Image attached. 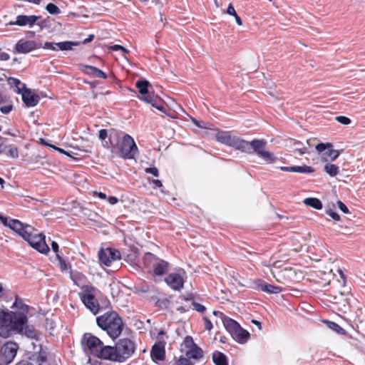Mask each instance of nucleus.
Returning <instances> with one entry per match:
<instances>
[{
  "label": "nucleus",
  "instance_id": "nucleus-1",
  "mask_svg": "<svg viewBox=\"0 0 365 365\" xmlns=\"http://www.w3.org/2000/svg\"><path fill=\"white\" fill-rule=\"evenodd\" d=\"M28 322L25 314L0 310V336L9 338L17 331H22Z\"/></svg>",
  "mask_w": 365,
  "mask_h": 365
},
{
  "label": "nucleus",
  "instance_id": "nucleus-2",
  "mask_svg": "<svg viewBox=\"0 0 365 365\" xmlns=\"http://www.w3.org/2000/svg\"><path fill=\"white\" fill-rule=\"evenodd\" d=\"M97 324L106 331L110 337L118 338L123 327L122 319L115 312H108L96 318Z\"/></svg>",
  "mask_w": 365,
  "mask_h": 365
},
{
  "label": "nucleus",
  "instance_id": "nucleus-3",
  "mask_svg": "<svg viewBox=\"0 0 365 365\" xmlns=\"http://www.w3.org/2000/svg\"><path fill=\"white\" fill-rule=\"evenodd\" d=\"M248 148L247 150H242L247 153H251L252 150L255 152L259 158L263 159L267 163H274L277 158L274 154L269 151L265 150V145L267 142L264 140H253L251 142H247Z\"/></svg>",
  "mask_w": 365,
  "mask_h": 365
},
{
  "label": "nucleus",
  "instance_id": "nucleus-4",
  "mask_svg": "<svg viewBox=\"0 0 365 365\" xmlns=\"http://www.w3.org/2000/svg\"><path fill=\"white\" fill-rule=\"evenodd\" d=\"M216 140L222 144L234 148L236 150H247V141L233 135L230 131H218L215 135Z\"/></svg>",
  "mask_w": 365,
  "mask_h": 365
},
{
  "label": "nucleus",
  "instance_id": "nucleus-5",
  "mask_svg": "<svg viewBox=\"0 0 365 365\" xmlns=\"http://www.w3.org/2000/svg\"><path fill=\"white\" fill-rule=\"evenodd\" d=\"M9 81L10 84H14L16 86L19 93H21L22 100L27 106L33 107L38 104L40 100L38 95L26 88L25 86L18 79L9 78Z\"/></svg>",
  "mask_w": 365,
  "mask_h": 365
},
{
  "label": "nucleus",
  "instance_id": "nucleus-6",
  "mask_svg": "<svg viewBox=\"0 0 365 365\" xmlns=\"http://www.w3.org/2000/svg\"><path fill=\"white\" fill-rule=\"evenodd\" d=\"M118 149L123 158L133 159L138 154V148L133 138L128 134L123 137L118 145Z\"/></svg>",
  "mask_w": 365,
  "mask_h": 365
},
{
  "label": "nucleus",
  "instance_id": "nucleus-7",
  "mask_svg": "<svg viewBox=\"0 0 365 365\" xmlns=\"http://www.w3.org/2000/svg\"><path fill=\"white\" fill-rule=\"evenodd\" d=\"M19 345L9 341L0 347V365H9L16 356Z\"/></svg>",
  "mask_w": 365,
  "mask_h": 365
},
{
  "label": "nucleus",
  "instance_id": "nucleus-8",
  "mask_svg": "<svg viewBox=\"0 0 365 365\" xmlns=\"http://www.w3.org/2000/svg\"><path fill=\"white\" fill-rule=\"evenodd\" d=\"M120 362L125 361L134 353L135 346L134 342L128 338L120 339L115 344Z\"/></svg>",
  "mask_w": 365,
  "mask_h": 365
},
{
  "label": "nucleus",
  "instance_id": "nucleus-9",
  "mask_svg": "<svg viewBox=\"0 0 365 365\" xmlns=\"http://www.w3.org/2000/svg\"><path fill=\"white\" fill-rule=\"evenodd\" d=\"M83 288L85 293L80 294L83 303L93 314H96L99 310V304L92 293L95 288L88 286H83Z\"/></svg>",
  "mask_w": 365,
  "mask_h": 365
},
{
  "label": "nucleus",
  "instance_id": "nucleus-10",
  "mask_svg": "<svg viewBox=\"0 0 365 365\" xmlns=\"http://www.w3.org/2000/svg\"><path fill=\"white\" fill-rule=\"evenodd\" d=\"M29 244L35 250L42 254H47L49 247L45 241V235L41 233H36L35 231L26 239Z\"/></svg>",
  "mask_w": 365,
  "mask_h": 365
},
{
  "label": "nucleus",
  "instance_id": "nucleus-11",
  "mask_svg": "<svg viewBox=\"0 0 365 365\" xmlns=\"http://www.w3.org/2000/svg\"><path fill=\"white\" fill-rule=\"evenodd\" d=\"M339 274L341 277L343 279V285L345 284L344 281V275L341 270H339ZM344 289L338 291L334 294H330V301L335 304H342L344 307L346 306V304H349V297L351 296V293L349 291V289L346 288L345 286H344Z\"/></svg>",
  "mask_w": 365,
  "mask_h": 365
},
{
  "label": "nucleus",
  "instance_id": "nucleus-12",
  "mask_svg": "<svg viewBox=\"0 0 365 365\" xmlns=\"http://www.w3.org/2000/svg\"><path fill=\"white\" fill-rule=\"evenodd\" d=\"M39 48H41L40 43L31 40L20 39L15 45L14 52L25 54Z\"/></svg>",
  "mask_w": 365,
  "mask_h": 365
},
{
  "label": "nucleus",
  "instance_id": "nucleus-13",
  "mask_svg": "<svg viewBox=\"0 0 365 365\" xmlns=\"http://www.w3.org/2000/svg\"><path fill=\"white\" fill-rule=\"evenodd\" d=\"M83 341L91 352L96 356L103 346V342L98 337L90 334H84Z\"/></svg>",
  "mask_w": 365,
  "mask_h": 365
},
{
  "label": "nucleus",
  "instance_id": "nucleus-14",
  "mask_svg": "<svg viewBox=\"0 0 365 365\" xmlns=\"http://www.w3.org/2000/svg\"><path fill=\"white\" fill-rule=\"evenodd\" d=\"M315 148L326 160H334L339 155L338 150L332 149L331 143H319Z\"/></svg>",
  "mask_w": 365,
  "mask_h": 365
},
{
  "label": "nucleus",
  "instance_id": "nucleus-15",
  "mask_svg": "<svg viewBox=\"0 0 365 365\" xmlns=\"http://www.w3.org/2000/svg\"><path fill=\"white\" fill-rule=\"evenodd\" d=\"M118 355L115 345L114 346L103 345L97 356L103 359L120 362Z\"/></svg>",
  "mask_w": 365,
  "mask_h": 365
},
{
  "label": "nucleus",
  "instance_id": "nucleus-16",
  "mask_svg": "<svg viewBox=\"0 0 365 365\" xmlns=\"http://www.w3.org/2000/svg\"><path fill=\"white\" fill-rule=\"evenodd\" d=\"M40 19L39 16L31 15H19L16 18L15 21L9 22V25H17L19 26L32 27L36 21Z\"/></svg>",
  "mask_w": 365,
  "mask_h": 365
},
{
  "label": "nucleus",
  "instance_id": "nucleus-17",
  "mask_svg": "<svg viewBox=\"0 0 365 365\" xmlns=\"http://www.w3.org/2000/svg\"><path fill=\"white\" fill-rule=\"evenodd\" d=\"M167 284L174 290H180L183 287L184 280L180 273H171L165 278Z\"/></svg>",
  "mask_w": 365,
  "mask_h": 365
},
{
  "label": "nucleus",
  "instance_id": "nucleus-18",
  "mask_svg": "<svg viewBox=\"0 0 365 365\" xmlns=\"http://www.w3.org/2000/svg\"><path fill=\"white\" fill-rule=\"evenodd\" d=\"M294 153H297L299 155H302L308 153L309 148L312 146L310 140H307L304 143L296 140H290L288 145Z\"/></svg>",
  "mask_w": 365,
  "mask_h": 365
},
{
  "label": "nucleus",
  "instance_id": "nucleus-19",
  "mask_svg": "<svg viewBox=\"0 0 365 365\" xmlns=\"http://www.w3.org/2000/svg\"><path fill=\"white\" fill-rule=\"evenodd\" d=\"M254 284L255 288L267 293L277 294L282 291V287L267 284L261 279L255 280Z\"/></svg>",
  "mask_w": 365,
  "mask_h": 365
},
{
  "label": "nucleus",
  "instance_id": "nucleus-20",
  "mask_svg": "<svg viewBox=\"0 0 365 365\" xmlns=\"http://www.w3.org/2000/svg\"><path fill=\"white\" fill-rule=\"evenodd\" d=\"M39 336H38V341H36V339H34L35 341L31 342V345L33 346V354L31 357L41 359V360L49 359L48 358V351L42 348V345L39 341Z\"/></svg>",
  "mask_w": 365,
  "mask_h": 365
},
{
  "label": "nucleus",
  "instance_id": "nucleus-21",
  "mask_svg": "<svg viewBox=\"0 0 365 365\" xmlns=\"http://www.w3.org/2000/svg\"><path fill=\"white\" fill-rule=\"evenodd\" d=\"M16 365H57L53 359H43L29 357L27 359L19 361Z\"/></svg>",
  "mask_w": 365,
  "mask_h": 365
},
{
  "label": "nucleus",
  "instance_id": "nucleus-22",
  "mask_svg": "<svg viewBox=\"0 0 365 365\" xmlns=\"http://www.w3.org/2000/svg\"><path fill=\"white\" fill-rule=\"evenodd\" d=\"M80 68L82 72L92 77H96L103 79H106L107 78V75L103 71L97 68L96 67L83 64L80 66Z\"/></svg>",
  "mask_w": 365,
  "mask_h": 365
},
{
  "label": "nucleus",
  "instance_id": "nucleus-23",
  "mask_svg": "<svg viewBox=\"0 0 365 365\" xmlns=\"http://www.w3.org/2000/svg\"><path fill=\"white\" fill-rule=\"evenodd\" d=\"M19 223L20 224L19 228L17 229H11L16 233H18L21 237H22L25 240L31 235V232H34V228L27 224H24L21 221L19 220Z\"/></svg>",
  "mask_w": 365,
  "mask_h": 365
},
{
  "label": "nucleus",
  "instance_id": "nucleus-24",
  "mask_svg": "<svg viewBox=\"0 0 365 365\" xmlns=\"http://www.w3.org/2000/svg\"><path fill=\"white\" fill-rule=\"evenodd\" d=\"M140 99L152 105L159 110H163L164 109V106L162 105L160 99L153 95L152 93L148 96H140Z\"/></svg>",
  "mask_w": 365,
  "mask_h": 365
},
{
  "label": "nucleus",
  "instance_id": "nucleus-25",
  "mask_svg": "<svg viewBox=\"0 0 365 365\" xmlns=\"http://www.w3.org/2000/svg\"><path fill=\"white\" fill-rule=\"evenodd\" d=\"M231 335L236 341L240 343L245 342L250 336L249 332L243 329L240 326H239Z\"/></svg>",
  "mask_w": 365,
  "mask_h": 365
},
{
  "label": "nucleus",
  "instance_id": "nucleus-26",
  "mask_svg": "<svg viewBox=\"0 0 365 365\" xmlns=\"http://www.w3.org/2000/svg\"><path fill=\"white\" fill-rule=\"evenodd\" d=\"M111 248L101 249L98 252L99 261L106 266L111 263Z\"/></svg>",
  "mask_w": 365,
  "mask_h": 365
},
{
  "label": "nucleus",
  "instance_id": "nucleus-27",
  "mask_svg": "<svg viewBox=\"0 0 365 365\" xmlns=\"http://www.w3.org/2000/svg\"><path fill=\"white\" fill-rule=\"evenodd\" d=\"M164 356V346L160 344H155L151 349V356L157 360H163Z\"/></svg>",
  "mask_w": 365,
  "mask_h": 365
},
{
  "label": "nucleus",
  "instance_id": "nucleus-28",
  "mask_svg": "<svg viewBox=\"0 0 365 365\" xmlns=\"http://www.w3.org/2000/svg\"><path fill=\"white\" fill-rule=\"evenodd\" d=\"M185 355L188 359H200L203 356V351L198 346L195 345L185 352Z\"/></svg>",
  "mask_w": 365,
  "mask_h": 365
},
{
  "label": "nucleus",
  "instance_id": "nucleus-29",
  "mask_svg": "<svg viewBox=\"0 0 365 365\" xmlns=\"http://www.w3.org/2000/svg\"><path fill=\"white\" fill-rule=\"evenodd\" d=\"M26 324L27 322L24 324L22 331H17L16 333L24 334L28 338L36 339V341H38V336H40L39 334L33 327L27 326Z\"/></svg>",
  "mask_w": 365,
  "mask_h": 365
},
{
  "label": "nucleus",
  "instance_id": "nucleus-30",
  "mask_svg": "<svg viewBox=\"0 0 365 365\" xmlns=\"http://www.w3.org/2000/svg\"><path fill=\"white\" fill-rule=\"evenodd\" d=\"M212 361L215 365H228L227 357L219 351L213 352Z\"/></svg>",
  "mask_w": 365,
  "mask_h": 365
},
{
  "label": "nucleus",
  "instance_id": "nucleus-31",
  "mask_svg": "<svg viewBox=\"0 0 365 365\" xmlns=\"http://www.w3.org/2000/svg\"><path fill=\"white\" fill-rule=\"evenodd\" d=\"M222 323L226 330L230 334L240 326L236 321L227 317L222 318Z\"/></svg>",
  "mask_w": 365,
  "mask_h": 365
},
{
  "label": "nucleus",
  "instance_id": "nucleus-32",
  "mask_svg": "<svg viewBox=\"0 0 365 365\" xmlns=\"http://www.w3.org/2000/svg\"><path fill=\"white\" fill-rule=\"evenodd\" d=\"M136 87L138 88L139 93L141 96H148L151 93L149 91L150 83L146 80L138 81L135 83Z\"/></svg>",
  "mask_w": 365,
  "mask_h": 365
},
{
  "label": "nucleus",
  "instance_id": "nucleus-33",
  "mask_svg": "<svg viewBox=\"0 0 365 365\" xmlns=\"http://www.w3.org/2000/svg\"><path fill=\"white\" fill-rule=\"evenodd\" d=\"M0 220L4 225L9 227L10 229L16 228L18 230V228H19L20 224L19 223V220L10 219L0 214Z\"/></svg>",
  "mask_w": 365,
  "mask_h": 365
},
{
  "label": "nucleus",
  "instance_id": "nucleus-34",
  "mask_svg": "<svg viewBox=\"0 0 365 365\" xmlns=\"http://www.w3.org/2000/svg\"><path fill=\"white\" fill-rule=\"evenodd\" d=\"M79 42L76 41H62L56 43V46L58 50L61 51H71L73 50V46L79 45Z\"/></svg>",
  "mask_w": 365,
  "mask_h": 365
},
{
  "label": "nucleus",
  "instance_id": "nucleus-35",
  "mask_svg": "<svg viewBox=\"0 0 365 365\" xmlns=\"http://www.w3.org/2000/svg\"><path fill=\"white\" fill-rule=\"evenodd\" d=\"M70 277L73 283L78 287L83 286L86 280L84 274L77 271L71 272Z\"/></svg>",
  "mask_w": 365,
  "mask_h": 365
},
{
  "label": "nucleus",
  "instance_id": "nucleus-36",
  "mask_svg": "<svg viewBox=\"0 0 365 365\" xmlns=\"http://www.w3.org/2000/svg\"><path fill=\"white\" fill-rule=\"evenodd\" d=\"M168 263L161 260L154 266V273L156 275L161 276L168 271Z\"/></svg>",
  "mask_w": 365,
  "mask_h": 365
},
{
  "label": "nucleus",
  "instance_id": "nucleus-37",
  "mask_svg": "<svg viewBox=\"0 0 365 365\" xmlns=\"http://www.w3.org/2000/svg\"><path fill=\"white\" fill-rule=\"evenodd\" d=\"M304 203L309 207H312L316 210H321L322 207V202L315 197H308L304 200Z\"/></svg>",
  "mask_w": 365,
  "mask_h": 365
},
{
  "label": "nucleus",
  "instance_id": "nucleus-38",
  "mask_svg": "<svg viewBox=\"0 0 365 365\" xmlns=\"http://www.w3.org/2000/svg\"><path fill=\"white\" fill-rule=\"evenodd\" d=\"M324 170L331 177L336 175L339 173V167L331 163H327L324 165Z\"/></svg>",
  "mask_w": 365,
  "mask_h": 365
},
{
  "label": "nucleus",
  "instance_id": "nucleus-39",
  "mask_svg": "<svg viewBox=\"0 0 365 365\" xmlns=\"http://www.w3.org/2000/svg\"><path fill=\"white\" fill-rule=\"evenodd\" d=\"M227 14L235 16L236 23L238 25L240 26V25L242 24V20H241L240 17L237 15V14L235 11V8L233 7V6L231 4L228 6V7L227 9Z\"/></svg>",
  "mask_w": 365,
  "mask_h": 365
},
{
  "label": "nucleus",
  "instance_id": "nucleus-40",
  "mask_svg": "<svg viewBox=\"0 0 365 365\" xmlns=\"http://www.w3.org/2000/svg\"><path fill=\"white\" fill-rule=\"evenodd\" d=\"M294 172L300 173H311L314 172V169L307 165H302V166H294Z\"/></svg>",
  "mask_w": 365,
  "mask_h": 365
},
{
  "label": "nucleus",
  "instance_id": "nucleus-41",
  "mask_svg": "<svg viewBox=\"0 0 365 365\" xmlns=\"http://www.w3.org/2000/svg\"><path fill=\"white\" fill-rule=\"evenodd\" d=\"M46 9L47 11L51 14L56 15L61 13L59 8L52 3H49L48 4H47Z\"/></svg>",
  "mask_w": 365,
  "mask_h": 365
},
{
  "label": "nucleus",
  "instance_id": "nucleus-42",
  "mask_svg": "<svg viewBox=\"0 0 365 365\" xmlns=\"http://www.w3.org/2000/svg\"><path fill=\"white\" fill-rule=\"evenodd\" d=\"M183 345L185 347L187 348V349H191L195 346L196 344H195L193 339L190 336H187L183 341Z\"/></svg>",
  "mask_w": 365,
  "mask_h": 365
},
{
  "label": "nucleus",
  "instance_id": "nucleus-43",
  "mask_svg": "<svg viewBox=\"0 0 365 365\" xmlns=\"http://www.w3.org/2000/svg\"><path fill=\"white\" fill-rule=\"evenodd\" d=\"M192 309L196 310L197 312L200 313H202L205 311L206 308L204 305L199 304L196 302H192Z\"/></svg>",
  "mask_w": 365,
  "mask_h": 365
},
{
  "label": "nucleus",
  "instance_id": "nucleus-44",
  "mask_svg": "<svg viewBox=\"0 0 365 365\" xmlns=\"http://www.w3.org/2000/svg\"><path fill=\"white\" fill-rule=\"evenodd\" d=\"M336 120L339 123L344 124V125H349L351 123V120L349 118H347L346 116H342V115L336 116Z\"/></svg>",
  "mask_w": 365,
  "mask_h": 365
},
{
  "label": "nucleus",
  "instance_id": "nucleus-45",
  "mask_svg": "<svg viewBox=\"0 0 365 365\" xmlns=\"http://www.w3.org/2000/svg\"><path fill=\"white\" fill-rule=\"evenodd\" d=\"M41 47L52 51H57L56 43L53 42H46L43 45L41 44Z\"/></svg>",
  "mask_w": 365,
  "mask_h": 365
},
{
  "label": "nucleus",
  "instance_id": "nucleus-46",
  "mask_svg": "<svg viewBox=\"0 0 365 365\" xmlns=\"http://www.w3.org/2000/svg\"><path fill=\"white\" fill-rule=\"evenodd\" d=\"M327 324L330 329L336 331V332H339L340 330H342V328L335 322H327Z\"/></svg>",
  "mask_w": 365,
  "mask_h": 365
},
{
  "label": "nucleus",
  "instance_id": "nucleus-47",
  "mask_svg": "<svg viewBox=\"0 0 365 365\" xmlns=\"http://www.w3.org/2000/svg\"><path fill=\"white\" fill-rule=\"evenodd\" d=\"M326 212L334 220L339 221L340 220V216L339 215V214L336 213V212H334L332 210H327Z\"/></svg>",
  "mask_w": 365,
  "mask_h": 365
},
{
  "label": "nucleus",
  "instance_id": "nucleus-48",
  "mask_svg": "<svg viewBox=\"0 0 365 365\" xmlns=\"http://www.w3.org/2000/svg\"><path fill=\"white\" fill-rule=\"evenodd\" d=\"M111 255L110 256L111 262L119 259L120 258V252L116 250H114V249H111V255Z\"/></svg>",
  "mask_w": 365,
  "mask_h": 365
},
{
  "label": "nucleus",
  "instance_id": "nucleus-49",
  "mask_svg": "<svg viewBox=\"0 0 365 365\" xmlns=\"http://www.w3.org/2000/svg\"><path fill=\"white\" fill-rule=\"evenodd\" d=\"M178 365H193L191 361H190V359L181 357L178 361Z\"/></svg>",
  "mask_w": 365,
  "mask_h": 365
},
{
  "label": "nucleus",
  "instance_id": "nucleus-50",
  "mask_svg": "<svg viewBox=\"0 0 365 365\" xmlns=\"http://www.w3.org/2000/svg\"><path fill=\"white\" fill-rule=\"evenodd\" d=\"M145 173H150L152 174L153 175L155 176V177H158L159 175V172H158V170L157 168L155 167H153V168H147L145 170Z\"/></svg>",
  "mask_w": 365,
  "mask_h": 365
},
{
  "label": "nucleus",
  "instance_id": "nucleus-51",
  "mask_svg": "<svg viewBox=\"0 0 365 365\" xmlns=\"http://www.w3.org/2000/svg\"><path fill=\"white\" fill-rule=\"evenodd\" d=\"M57 258L59 261L61 269L63 271L66 270L68 269V264L66 263V262L58 255H57Z\"/></svg>",
  "mask_w": 365,
  "mask_h": 365
},
{
  "label": "nucleus",
  "instance_id": "nucleus-52",
  "mask_svg": "<svg viewBox=\"0 0 365 365\" xmlns=\"http://www.w3.org/2000/svg\"><path fill=\"white\" fill-rule=\"evenodd\" d=\"M8 153L12 158L18 157V150L15 147H10Z\"/></svg>",
  "mask_w": 365,
  "mask_h": 365
},
{
  "label": "nucleus",
  "instance_id": "nucleus-53",
  "mask_svg": "<svg viewBox=\"0 0 365 365\" xmlns=\"http://www.w3.org/2000/svg\"><path fill=\"white\" fill-rule=\"evenodd\" d=\"M205 321V327L207 330L210 331L212 329V324L211 321L206 317L203 318Z\"/></svg>",
  "mask_w": 365,
  "mask_h": 365
},
{
  "label": "nucleus",
  "instance_id": "nucleus-54",
  "mask_svg": "<svg viewBox=\"0 0 365 365\" xmlns=\"http://www.w3.org/2000/svg\"><path fill=\"white\" fill-rule=\"evenodd\" d=\"M338 207L344 213H348L349 210L346 206L340 200L337 201Z\"/></svg>",
  "mask_w": 365,
  "mask_h": 365
},
{
  "label": "nucleus",
  "instance_id": "nucleus-55",
  "mask_svg": "<svg viewBox=\"0 0 365 365\" xmlns=\"http://www.w3.org/2000/svg\"><path fill=\"white\" fill-rule=\"evenodd\" d=\"M148 180L150 183L153 184L154 188L160 187L163 186L161 181L159 180H150V178H148Z\"/></svg>",
  "mask_w": 365,
  "mask_h": 365
},
{
  "label": "nucleus",
  "instance_id": "nucleus-56",
  "mask_svg": "<svg viewBox=\"0 0 365 365\" xmlns=\"http://www.w3.org/2000/svg\"><path fill=\"white\" fill-rule=\"evenodd\" d=\"M12 110V106H4L1 107L0 110L4 114L9 113Z\"/></svg>",
  "mask_w": 365,
  "mask_h": 365
},
{
  "label": "nucleus",
  "instance_id": "nucleus-57",
  "mask_svg": "<svg viewBox=\"0 0 365 365\" xmlns=\"http://www.w3.org/2000/svg\"><path fill=\"white\" fill-rule=\"evenodd\" d=\"M107 137H108V133H107L106 130L102 129L99 131V138L101 140H105Z\"/></svg>",
  "mask_w": 365,
  "mask_h": 365
},
{
  "label": "nucleus",
  "instance_id": "nucleus-58",
  "mask_svg": "<svg viewBox=\"0 0 365 365\" xmlns=\"http://www.w3.org/2000/svg\"><path fill=\"white\" fill-rule=\"evenodd\" d=\"M110 48L113 50V51H119V50H121L123 51V52H127V49H125L123 46H120V45H113L112 46H110Z\"/></svg>",
  "mask_w": 365,
  "mask_h": 365
},
{
  "label": "nucleus",
  "instance_id": "nucleus-59",
  "mask_svg": "<svg viewBox=\"0 0 365 365\" xmlns=\"http://www.w3.org/2000/svg\"><path fill=\"white\" fill-rule=\"evenodd\" d=\"M114 137H115L116 138H118L117 133H115L114 132L110 133L109 135V141H110L111 146H114V142H113Z\"/></svg>",
  "mask_w": 365,
  "mask_h": 365
},
{
  "label": "nucleus",
  "instance_id": "nucleus-60",
  "mask_svg": "<svg viewBox=\"0 0 365 365\" xmlns=\"http://www.w3.org/2000/svg\"><path fill=\"white\" fill-rule=\"evenodd\" d=\"M51 248L53 250V251L56 254V255H58V245L56 242H54L53 241L51 242Z\"/></svg>",
  "mask_w": 365,
  "mask_h": 365
},
{
  "label": "nucleus",
  "instance_id": "nucleus-61",
  "mask_svg": "<svg viewBox=\"0 0 365 365\" xmlns=\"http://www.w3.org/2000/svg\"><path fill=\"white\" fill-rule=\"evenodd\" d=\"M10 58L9 55L6 52L0 53V60L1 61H7Z\"/></svg>",
  "mask_w": 365,
  "mask_h": 365
},
{
  "label": "nucleus",
  "instance_id": "nucleus-62",
  "mask_svg": "<svg viewBox=\"0 0 365 365\" xmlns=\"http://www.w3.org/2000/svg\"><path fill=\"white\" fill-rule=\"evenodd\" d=\"M108 201L110 205H115L118 202V199L116 197L110 196L108 198Z\"/></svg>",
  "mask_w": 365,
  "mask_h": 365
},
{
  "label": "nucleus",
  "instance_id": "nucleus-63",
  "mask_svg": "<svg viewBox=\"0 0 365 365\" xmlns=\"http://www.w3.org/2000/svg\"><path fill=\"white\" fill-rule=\"evenodd\" d=\"M190 309V307H183V306H181V307H179L177 308V311H178L180 313H185L187 311H189Z\"/></svg>",
  "mask_w": 365,
  "mask_h": 365
},
{
  "label": "nucleus",
  "instance_id": "nucleus-64",
  "mask_svg": "<svg viewBox=\"0 0 365 365\" xmlns=\"http://www.w3.org/2000/svg\"><path fill=\"white\" fill-rule=\"evenodd\" d=\"M280 170H282V171H285V172H294V166H290V167H285V166H282L280 168Z\"/></svg>",
  "mask_w": 365,
  "mask_h": 365
}]
</instances>
